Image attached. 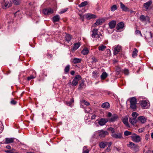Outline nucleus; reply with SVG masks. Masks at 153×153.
<instances>
[{"mask_svg":"<svg viewBox=\"0 0 153 153\" xmlns=\"http://www.w3.org/2000/svg\"><path fill=\"white\" fill-rule=\"evenodd\" d=\"M117 9V6L116 5H114L111 7V10L112 11H114Z\"/></svg>","mask_w":153,"mask_h":153,"instance_id":"41","label":"nucleus"},{"mask_svg":"<svg viewBox=\"0 0 153 153\" xmlns=\"http://www.w3.org/2000/svg\"><path fill=\"white\" fill-rule=\"evenodd\" d=\"M14 4L16 5H18L20 3L21 0H12Z\"/></svg>","mask_w":153,"mask_h":153,"instance_id":"42","label":"nucleus"},{"mask_svg":"<svg viewBox=\"0 0 153 153\" xmlns=\"http://www.w3.org/2000/svg\"><path fill=\"white\" fill-rule=\"evenodd\" d=\"M86 17L87 19L88 20H90L91 19L96 18V16L92 14L88 13L87 14Z\"/></svg>","mask_w":153,"mask_h":153,"instance_id":"14","label":"nucleus"},{"mask_svg":"<svg viewBox=\"0 0 153 153\" xmlns=\"http://www.w3.org/2000/svg\"><path fill=\"white\" fill-rule=\"evenodd\" d=\"M137 120L135 118H131L129 119L130 122L132 125H135L137 122Z\"/></svg>","mask_w":153,"mask_h":153,"instance_id":"22","label":"nucleus"},{"mask_svg":"<svg viewBox=\"0 0 153 153\" xmlns=\"http://www.w3.org/2000/svg\"><path fill=\"white\" fill-rule=\"evenodd\" d=\"M2 125L1 122H0V133H1L2 131Z\"/></svg>","mask_w":153,"mask_h":153,"instance_id":"55","label":"nucleus"},{"mask_svg":"<svg viewBox=\"0 0 153 153\" xmlns=\"http://www.w3.org/2000/svg\"><path fill=\"white\" fill-rule=\"evenodd\" d=\"M89 150L88 149V146H85L83 148L82 153H89Z\"/></svg>","mask_w":153,"mask_h":153,"instance_id":"28","label":"nucleus"},{"mask_svg":"<svg viewBox=\"0 0 153 153\" xmlns=\"http://www.w3.org/2000/svg\"><path fill=\"white\" fill-rule=\"evenodd\" d=\"M108 133L107 131H104L103 130H101L98 132L99 137L102 138L105 137L106 135H108Z\"/></svg>","mask_w":153,"mask_h":153,"instance_id":"9","label":"nucleus"},{"mask_svg":"<svg viewBox=\"0 0 153 153\" xmlns=\"http://www.w3.org/2000/svg\"><path fill=\"white\" fill-rule=\"evenodd\" d=\"M108 122V118H101L98 122V124L101 126L105 125Z\"/></svg>","mask_w":153,"mask_h":153,"instance_id":"10","label":"nucleus"},{"mask_svg":"<svg viewBox=\"0 0 153 153\" xmlns=\"http://www.w3.org/2000/svg\"><path fill=\"white\" fill-rule=\"evenodd\" d=\"M60 19V17L58 15H56L52 18V21L53 22H59Z\"/></svg>","mask_w":153,"mask_h":153,"instance_id":"15","label":"nucleus"},{"mask_svg":"<svg viewBox=\"0 0 153 153\" xmlns=\"http://www.w3.org/2000/svg\"><path fill=\"white\" fill-rule=\"evenodd\" d=\"M91 59L92 60V63H95L98 61L97 59L94 56V57H92Z\"/></svg>","mask_w":153,"mask_h":153,"instance_id":"46","label":"nucleus"},{"mask_svg":"<svg viewBox=\"0 0 153 153\" xmlns=\"http://www.w3.org/2000/svg\"><path fill=\"white\" fill-rule=\"evenodd\" d=\"M88 4V2L87 1H85L82 2L81 4L79 5V7H83L86 5H87Z\"/></svg>","mask_w":153,"mask_h":153,"instance_id":"27","label":"nucleus"},{"mask_svg":"<svg viewBox=\"0 0 153 153\" xmlns=\"http://www.w3.org/2000/svg\"><path fill=\"white\" fill-rule=\"evenodd\" d=\"M124 27V24L123 22H120L118 23L117 26L116 28L117 30H119L120 29H123Z\"/></svg>","mask_w":153,"mask_h":153,"instance_id":"16","label":"nucleus"},{"mask_svg":"<svg viewBox=\"0 0 153 153\" xmlns=\"http://www.w3.org/2000/svg\"><path fill=\"white\" fill-rule=\"evenodd\" d=\"M14 138H5V144H8L12 143L14 141Z\"/></svg>","mask_w":153,"mask_h":153,"instance_id":"17","label":"nucleus"},{"mask_svg":"<svg viewBox=\"0 0 153 153\" xmlns=\"http://www.w3.org/2000/svg\"><path fill=\"white\" fill-rule=\"evenodd\" d=\"M123 72L124 74L126 75H128L129 74V70L127 69H125L124 70Z\"/></svg>","mask_w":153,"mask_h":153,"instance_id":"45","label":"nucleus"},{"mask_svg":"<svg viewBox=\"0 0 153 153\" xmlns=\"http://www.w3.org/2000/svg\"><path fill=\"white\" fill-rule=\"evenodd\" d=\"M81 102L87 106H88L90 105V103L84 100H82Z\"/></svg>","mask_w":153,"mask_h":153,"instance_id":"49","label":"nucleus"},{"mask_svg":"<svg viewBox=\"0 0 153 153\" xmlns=\"http://www.w3.org/2000/svg\"><path fill=\"white\" fill-rule=\"evenodd\" d=\"M107 142L102 141L99 143V146L101 148L104 149L106 146Z\"/></svg>","mask_w":153,"mask_h":153,"instance_id":"21","label":"nucleus"},{"mask_svg":"<svg viewBox=\"0 0 153 153\" xmlns=\"http://www.w3.org/2000/svg\"><path fill=\"white\" fill-rule=\"evenodd\" d=\"M147 104V102L146 100H143L141 102V105L143 107H146Z\"/></svg>","mask_w":153,"mask_h":153,"instance_id":"31","label":"nucleus"},{"mask_svg":"<svg viewBox=\"0 0 153 153\" xmlns=\"http://www.w3.org/2000/svg\"><path fill=\"white\" fill-rule=\"evenodd\" d=\"M74 101L73 98L71 99L69 101H66V103L67 105L69 106H71L72 104L74 103Z\"/></svg>","mask_w":153,"mask_h":153,"instance_id":"32","label":"nucleus"},{"mask_svg":"<svg viewBox=\"0 0 153 153\" xmlns=\"http://www.w3.org/2000/svg\"><path fill=\"white\" fill-rule=\"evenodd\" d=\"M138 115V114L135 112H134L132 114V116L133 117L136 118Z\"/></svg>","mask_w":153,"mask_h":153,"instance_id":"50","label":"nucleus"},{"mask_svg":"<svg viewBox=\"0 0 153 153\" xmlns=\"http://www.w3.org/2000/svg\"><path fill=\"white\" fill-rule=\"evenodd\" d=\"M140 19L142 21H145L146 20L145 16L144 15H141L140 16Z\"/></svg>","mask_w":153,"mask_h":153,"instance_id":"51","label":"nucleus"},{"mask_svg":"<svg viewBox=\"0 0 153 153\" xmlns=\"http://www.w3.org/2000/svg\"><path fill=\"white\" fill-rule=\"evenodd\" d=\"M80 46V44L79 43H77L75 44L74 45L73 50H76Z\"/></svg>","mask_w":153,"mask_h":153,"instance_id":"33","label":"nucleus"},{"mask_svg":"<svg viewBox=\"0 0 153 153\" xmlns=\"http://www.w3.org/2000/svg\"><path fill=\"white\" fill-rule=\"evenodd\" d=\"M6 148L8 149H11V147L9 145H7L6 146Z\"/></svg>","mask_w":153,"mask_h":153,"instance_id":"62","label":"nucleus"},{"mask_svg":"<svg viewBox=\"0 0 153 153\" xmlns=\"http://www.w3.org/2000/svg\"><path fill=\"white\" fill-rule=\"evenodd\" d=\"M117 72H118L121 71L120 68H118L117 69Z\"/></svg>","mask_w":153,"mask_h":153,"instance_id":"64","label":"nucleus"},{"mask_svg":"<svg viewBox=\"0 0 153 153\" xmlns=\"http://www.w3.org/2000/svg\"><path fill=\"white\" fill-rule=\"evenodd\" d=\"M135 33L137 35H138V34H140V36H142V35L141 34V31L139 30H136L135 31Z\"/></svg>","mask_w":153,"mask_h":153,"instance_id":"54","label":"nucleus"},{"mask_svg":"<svg viewBox=\"0 0 153 153\" xmlns=\"http://www.w3.org/2000/svg\"><path fill=\"white\" fill-rule=\"evenodd\" d=\"M81 79L82 77L81 76L79 75H77L75 76L72 82H70L68 84H70L73 86H76L78 84V81Z\"/></svg>","mask_w":153,"mask_h":153,"instance_id":"2","label":"nucleus"},{"mask_svg":"<svg viewBox=\"0 0 153 153\" xmlns=\"http://www.w3.org/2000/svg\"><path fill=\"white\" fill-rule=\"evenodd\" d=\"M122 121L123 123L127 126H128V118H124L123 119Z\"/></svg>","mask_w":153,"mask_h":153,"instance_id":"39","label":"nucleus"},{"mask_svg":"<svg viewBox=\"0 0 153 153\" xmlns=\"http://www.w3.org/2000/svg\"><path fill=\"white\" fill-rule=\"evenodd\" d=\"M113 48L114 50L113 54L114 55L117 54L119 52H120L122 49L121 47L119 45L115 46L113 47Z\"/></svg>","mask_w":153,"mask_h":153,"instance_id":"7","label":"nucleus"},{"mask_svg":"<svg viewBox=\"0 0 153 153\" xmlns=\"http://www.w3.org/2000/svg\"><path fill=\"white\" fill-rule=\"evenodd\" d=\"M4 2V6L5 7L7 8L8 6V4L9 3L8 1H7L5 2V0H3Z\"/></svg>","mask_w":153,"mask_h":153,"instance_id":"53","label":"nucleus"},{"mask_svg":"<svg viewBox=\"0 0 153 153\" xmlns=\"http://www.w3.org/2000/svg\"><path fill=\"white\" fill-rule=\"evenodd\" d=\"M137 99L135 97L131 98L130 100V107L131 108L134 110L137 108Z\"/></svg>","mask_w":153,"mask_h":153,"instance_id":"3","label":"nucleus"},{"mask_svg":"<svg viewBox=\"0 0 153 153\" xmlns=\"http://www.w3.org/2000/svg\"><path fill=\"white\" fill-rule=\"evenodd\" d=\"M96 117V116L95 114H93L91 116V120L94 119H95Z\"/></svg>","mask_w":153,"mask_h":153,"instance_id":"56","label":"nucleus"},{"mask_svg":"<svg viewBox=\"0 0 153 153\" xmlns=\"http://www.w3.org/2000/svg\"><path fill=\"white\" fill-rule=\"evenodd\" d=\"M111 136L114 138L116 139H121L123 138L122 134L120 133L116 134L115 133L112 134Z\"/></svg>","mask_w":153,"mask_h":153,"instance_id":"12","label":"nucleus"},{"mask_svg":"<svg viewBox=\"0 0 153 153\" xmlns=\"http://www.w3.org/2000/svg\"><path fill=\"white\" fill-rule=\"evenodd\" d=\"M116 21L115 20H113L110 22L108 25L111 29H113L115 27L116 25Z\"/></svg>","mask_w":153,"mask_h":153,"instance_id":"13","label":"nucleus"},{"mask_svg":"<svg viewBox=\"0 0 153 153\" xmlns=\"http://www.w3.org/2000/svg\"><path fill=\"white\" fill-rule=\"evenodd\" d=\"M101 107L105 108H108L110 107V104L108 102H106L102 104Z\"/></svg>","mask_w":153,"mask_h":153,"instance_id":"20","label":"nucleus"},{"mask_svg":"<svg viewBox=\"0 0 153 153\" xmlns=\"http://www.w3.org/2000/svg\"><path fill=\"white\" fill-rule=\"evenodd\" d=\"M110 147H108L106 149L107 151L108 152H109L110 151Z\"/></svg>","mask_w":153,"mask_h":153,"instance_id":"61","label":"nucleus"},{"mask_svg":"<svg viewBox=\"0 0 153 153\" xmlns=\"http://www.w3.org/2000/svg\"><path fill=\"white\" fill-rule=\"evenodd\" d=\"M131 149L136 152L139 150V146L138 145L135 144Z\"/></svg>","mask_w":153,"mask_h":153,"instance_id":"26","label":"nucleus"},{"mask_svg":"<svg viewBox=\"0 0 153 153\" xmlns=\"http://www.w3.org/2000/svg\"><path fill=\"white\" fill-rule=\"evenodd\" d=\"M71 39V37L69 34H67L65 36V39L67 42H70Z\"/></svg>","mask_w":153,"mask_h":153,"instance_id":"34","label":"nucleus"},{"mask_svg":"<svg viewBox=\"0 0 153 153\" xmlns=\"http://www.w3.org/2000/svg\"><path fill=\"white\" fill-rule=\"evenodd\" d=\"M138 120H140L142 123H144L146 122V120L143 116L139 117L138 118Z\"/></svg>","mask_w":153,"mask_h":153,"instance_id":"29","label":"nucleus"},{"mask_svg":"<svg viewBox=\"0 0 153 153\" xmlns=\"http://www.w3.org/2000/svg\"><path fill=\"white\" fill-rule=\"evenodd\" d=\"M152 4V1H149L143 4V8H144V9L145 11H146L149 9V8Z\"/></svg>","mask_w":153,"mask_h":153,"instance_id":"8","label":"nucleus"},{"mask_svg":"<svg viewBox=\"0 0 153 153\" xmlns=\"http://www.w3.org/2000/svg\"><path fill=\"white\" fill-rule=\"evenodd\" d=\"M82 60L81 59L77 58H74L72 59V62L74 64H76L80 63Z\"/></svg>","mask_w":153,"mask_h":153,"instance_id":"18","label":"nucleus"},{"mask_svg":"<svg viewBox=\"0 0 153 153\" xmlns=\"http://www.w3.org/2000/svg\"><path fill=\"white\" fill-rule=\"evenodd\" d=\"M47 56H49L50 57V58H51L52 57V54H50V53H48L47 54Z\"/></svg>","mask_w":153,"mask_h":153,"instance_id":"58","label":"nucleus"},{"mask_svg":"<svg viewBox=\"0 0 153 153\" xmlns=\"http://www.w3.org/2000/svg\"><path fill=\"white\" fill-rule=\"evenodd\" d=\"M84 79L82 80L78 88L79 90L82 89L84 85Z\"/></svg>","mask_w":153,"mask_h":153,"instance_id":"23","label":"nucleus"},{"mask_svg":"<svg viewBox=\"0 0 153 153\" xmlns=\"http://www.w3.org/2000/svg\"><path fill=\"white\" fill-rule=\"evenodd\" d=\"M36 73L35 71L33 72L32 75H30L29 76L27 77V80L29 81L32 79L35 78L36 77Z\"/></svg>","mask_w":153,"mask_h":153,"instance_id":"19","label":"nucleus"},{"mask_svg":"<svg viewBox=\"0 0 153 153\" xmlns=\"http://www.w3.org/2000/svg\"><path fill=\"white\" fill-rule=\"evenodd\" d=\"M79 16H80L81 19L82 20V21H83V16L82 14H79Z\"/></svg>","mask_w":153,"mask_h":153,"instance_id":"57","label":"nucleus"},{"mask_svg":"<svg viewBox=\"0 0 153 153\" xmlns=\"http://www.w3.org/2000/svg\"><path fill=\"white\" fill-rule=\"evenodd\" d=\"M10 103L12 105H15L16 104L17 102L14 100V99H12L10 101Z\"/></svg>","mask_w":153,"mask_h":153,"instance_id":"43","label":"nucleus"},{"mask_svg":"<svg viewBox=\"0 0 153 153\" xmlns=\"http://www.w3.org/2000/svg\"><path fill=\"white\" fill-rule=\"evenodd\" d=\"M120 8L122 9V11L125 12H129V8L127 7H126L123 3L120 2Z\"/></svg>","mask_w":153,"mask_h":153,"instance_id":"11","label":"nucleus"},{"mask_svg":"<svg viewBox=\"0 0 153 153\" xmlns=\"http://www.w3.org/2000/svg\"><path fill=\"white\" fill-rule=\"evenodd\" d=\"M106 48V46L103 45L98 47V49L99 51H103Z\"/></svg>","mask_w":153,"mask_h":153,"instance_id":"38","label":"nucleus"},{"mask_svg":"<svg viewBox=\"0 0 153 153\" xmlns=\"http://www.w3.org/2000/svg\"><path fill=\"white\" fill-rule=\"evenodd\" d=\"M131 134V132L128 131H126L124 132V135L126 136H128Z\"/></svg>","mask_w":153,"mask_h":153,"instance_id":"44","label":"nucleus"},{"mask_svg":"<svg viewBox=\"0 0 153 153\" xmlns=\"http://www.w3.org/2000/svg\"><path fill=\"white\" fill-rule=\"evenodd\" d=\"M138 52V51L137 49L136 48H134V51L132 52V56L133 57H135L137 56V53Z\"/></svg>","mask_w":153,"mask_h":153,"instance_id":"35","label":"nucleus"},{"mask_svg":"<svg viewBox=\"0 0 153 153\" xmlns=\"http://www.w3.org/2000/svg\"><path fill=\"white\" fill-rule=\"evenodd\" d=\"M92 33L91 36L93 38H99L100 37V36H102V35L100 33L99 34L98 33V29H94L92 31Z\"/></svg>","mask_w":153,"mask_h":153,"instance_id":"6","label":"nucleus"},{"mask_svg":"<svg viewBox=\"0 0 153 153\" xmlns=\"http://www.w3.org/2000/svg\"><path fill=\"white\" fill-rule=\"evenodd\" d=\"M105 56L107 57L110 56L111 54V52L110 49H107L105 51Z\"/></svg>","mask_w":153,"mask_h":153,"instance_id":"36","label":"nucleus"},{"mask_svg":"<svg viewBox=\"0 0 153 153\" xmlns=\"http://www.w3.org/2000/svg\"><path fill=\"white\" fill-rule=\"evenodd\" d=\"M53 9L50 7H48L43 9V13L45 15H49L52 14L53 13Z\"/></svg>","mask_w":153,"mask_h":153,"instance_id":"5","label":"nucleus"},{"mask_svg":"<svg viewBox=\"0 0 153 153\" xmlns=\"http://www.w3.org/2000/svg\"><path fill=\"white\" fill-rule=\"evenodd\" d=\"M135 144L133 143L130 142L128 144H127V146L128 147H130L131 148V149L133 148Z\"/></svg>","mask_w":153,"mask_h":153,"instance_id":"40","label":"nucleus"},{"mask_svg":"<svg viewBox=\"0 0 153 153\" xmlns=\"http://www.w3.org/2000/svg\"><path fill=\"white\" fill-rule=\"evenodd\" d=\"M89 53V50L87 48H84L82 51V53L84 55L87 54Z\"/></svg>","mask_w":153,"mask_h":153,"instance_id":"30","label":"nucleus"},{"mask_svg":"<svg viewBox=\"0 0 153 153\" xmlns=\"http://www.w3.org/2000/svg\"><path fill=\"white\" fill-rule=\"evenodd\" d=\"M107 144H108V147H110L112 143L111 142H107Z\"/></svg>","mask_w":153,"mask_h":153,"instance_id":"59","label":"nucleus"},{"mask_svg":"<svg viewBox=\"0 0 153 153\" xmlns=\"http://www.w3.org/2000/svg\"><path fill=\"white\" fill-rule=\"evenodd\" d=\"M132 140L134 142L139 143L141 141V138L140 136L135 133L133 134L131 136Z\"/></svg>","mask_w":153,"mask_h":153,"instance_id":"4","label":"nucleus"},{"mask_svg":"<svg viewBox=\"0 0 153 153\" xmlns=\"http://www.w3.org/2000/svg\"><path fill=\"white\" fill-rule=\"evenodd\" d=\"M108 76V74L105 72H103L101 76V78L102 80L105 79Z\"/></svg>","mask_w":153,"mask_h":153,"instance_id":"24","label":"nucleus"},{"mask_svg":"<svg viewBox=\"0 0 153 153\" xmlns=\"http://www.w3.org/2000/svg\"><path fill=\"white\" fill-rule=\"evenodd\" d=\"M107 117H111V118H108V122H114L116 121L118 118V117L117 115L116 114H114L112 115V114L111 112H108L107 115Z\"/></svg>","mask_w":153,"mask_h":153,"instance_id":"1","label":"nucleus"},{"mask_svg":"<svg viewBox=\"0 0 153 153\" xmlns=\"http://www.w3.org/2000/svg\"><path fill=\"white\" fill-rule=\"evenodd\" d=\"M15 151V149L5 150L4 152L7 153H14Z\"/></svg>","mask_w":153,"mask_h":153,"instance_id":"47","label":"nucleus"},{"mask_svg":"<svg viewBox=\"0 0 153 153\" xmlns=\"http://www.w3.org/2000/svg\"><path fill=\"white\" fill-rule=\"evenodd\" d=\"M102 23V22L101 20L100 19H97L95 23L94 24V27H96L98 25H101Z\"/></svg>","mask_w":153,"mask_h":153,"instance_id":"25","label":"nucleus"},{"mask_svg":"<svg viewBox=\"0 0 153 153\" xmlns=\"http://www.w3.org/2000/svg\"><path fill=\"white\" fill-rule=\"evenodd\" d=\"M70 66L69 65H67L65 67L64 69L65 72L67 74L68 73L70 70Z\"/></svg>","mask_w":153,"mask_h":153,"instance_id":"37","label":"nucleus"},{"mask_svg":"<svg viewBox=\"0 0 153 153\" xmlns=\"http://www.w3.org/2000/svg\"><path fill=\"white\" fill-rule=\"evenodd\" d=\"M70 73L72 75H73L75 73V71H71Z\"/></svg>","mask_w":153,"mask_h":153,"instance_id":"60","label":"nucleus"},{"mask_svg":"<svg viewBox=\"0 0 153 153\" xmlns=\"http://www.w3.org/2000/svg\"><path fill=\"white\" fill-rule=\"evenodd\" d=\"M68 10V8H65L64 9H62L61 10V11L59 12V13L60 14L66 12Z\"/></svg>","mask_w":153,"mask_h":153,"instance_id":"48","label":"nucleus"},{"mask_svg":"<svg viewBox=\"0 0 153 153\" xmlns=\"http://www.w3.org/2000/svg\"><path fill=\"white\" fill-rule=\"evenodd\" d=\"M108 130L111 131L112 133H114L115 132V130L114 128L110 127L109 128Z\"/></svg>","mask_w":153,"mask_h":153,"instance_id":"52","label":"nucleus"},{"mask_svg":"<svg viewBox=\"0 0 153 153\" xmlns=\"http://www.w3.org/2000/svg\"><path fill=\"white\" fill-rule=\"evenodd\" d=\"M138 132H143V130L142 129H139L138 130Z\"/></svg>","mask_w":153,"mask_h":153,"instance_id":"63","label":"nucleus"}]
</instances>
